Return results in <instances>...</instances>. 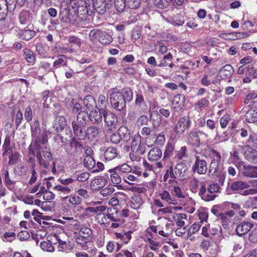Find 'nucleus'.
I'll return each instance as SVG.
<instances>
[{
  "label": "nucleus",
  "mask_w": 257,
  "mask_h": 257,
  "mask_svg": "<svg viewBox=\"0 0 257 257\" xmlns=\"http://www.w3.org/2000/svg\"><path fill=\"white\" fill-rule=\"evenodd\" d=\"M106 209V207L104 206L101 205L98 206L96 207H89L86 209V212H91L96 213V215L98 213H102Z\"/></svg>",
  "instance_id": "nucleus-49"
},
{
  "label": "nucleus",
  "mask_w": 257,
  "mask_h": 257,
  "mask_svg": "<svg viewBox=\"0 0 257 257\" xmlns=\"http://www.w3.org/2000/svg\"><path fill=\"white\" fill-rule=\"evenodd\" d=\"M32 142L30 144L31 148L33 147L35 149L40 146L50 148L46 133H43L42 135L40 122L38 119H35L34 122L31 125Z\"/></svg>",
  "instance_id": "nucleus-4"
},
{
  "label": "nucleus",
  "mask_w": 257,
  "mask_h": 257,
  "mask_svg": "<svg viewBox=\"0 0 257 257\" xmlns=\"http://www.w3.org/2000/svg\"><path fill=\"white\" fill-rule=\"evenodd\" d=\"M25 58L28 63L34 64L36 61V56L34 53L29 49H24Z\"/></svg>",
  "instance_id": "nucleus-38"
},
{
  "label": "nucleus",
  "mask_w": 257,
  "mask_h": 257,
  "mask_svg": "<svg viewBox=\"0 0 257 257\" xmlns=\"http://www.w3.org/2000/svg\"><path fill=\"white\" fill-rule=\"evenodd\" d=\"M108 102L107 99L104 95H100L98 97V104L99 107L106 109V107Z\"/></svg>",
  "instance_id": "nucleus-60"
},
{
  "label": "nucleus",
  "mask_w": 257,
  "mask_h": 257,
  "mask_svg": "<svg viewBox=\"0 0 257 257\" xmlns=\"http://www.w3.org/2000/svg\"><path fill=\"white\" fill-rule=\"evenodd\" d=\"M144 203L142 198L140 195L134 194L130 201V207L134 209H138Z\"/></svg>",
  "instance_id": "nucleus-24"
},
{
  "label": "nucleus",
  "mask_w": 257,
  "mask_h": 257,
  "mask_svg": "<svg viewBox=\"0 0 257 257\" xmlns=\"http://www.w3.org/2000/svg\"><path fill=\"white\" fill-rule=\"evenodd\" d=\"M100 131L94 125L88 127L85 131V137L87 136L89 139H95L98 137Z\"/></svg>",
  "instance_id": "nucleus-28"
},
{
  "label": "nucleus",
  "mask_w": 257,
  "mask_h": 257,
  "mask_svg": "<svg viewBox=\"0 0 257 257\" xmlns=\"http://www.w3.org/2000/svg\"><path fill=\"white\" fill-rule=\"evenodd\" d=\"M25 118L28 122H30L33 118V113L30 106L26 107L24 113Z\"/></svg>",
  "instance_id": "nucleus-64"
},
{
  "label": "nucleus",
  "mask_w": 257,
  "mask_h": 257,
  "mask_svg": "<svg viewBox=\"0 0 257 257\" xmlns=\"http://www.w3.org/2000/svg\"><path fill=\"white\" fill-rule=\"evenodd\" d=\"M36 35L34 31L30 30H22L21 32V38L26 41H29L34 37Z\"/></svg>",
  "instance_id": "nucleus-40"
},
{
  "label": "nucleus",
  "mask_w": 257,
  "mask_h": 257,
  "mask_svg": "<svg viewBox=\"0 0 257 257\" xmlns=\"http://www.w3.org/2000/svg\"><path fill=\"white\" fill-rule=\"evenodd\" d=\"M19 20L22 24H28L30 21V13L28 12H22L19 15Z\"/></svg>",
  "instance_id": "nucleus-48"
},
{
  "label": "nucleus",
  "mask_w": 257,
  "mask_h": 257,
  "mask_svg": "<svg viewBox=\"0 0 257 257\" xmlns=\"http://www.w3.org/2000/svg\"><path fill=\"white\" fill-rule=\"evenodd\" d=\"M99 42L103 45H108L112 41V38L109 35L107 34L106 33H103L101 32V35L99 38Z\"/></svg>",
  "instance_id": "nucleus-43"
},
{
  "label": "nucleus",
  "mask_w": 257,
  "mask_h": 257,
  "mask_svg": "<svg viewBox=\"0 0 257 257\" xmlns=\"http://www.w3.org/2000/svg\"><path fill=\"white\" fill-rule=\"evenodd\" d=\"M166 171L169 174L168 175H169L171 179H172L169 180V183L170 184L175 183L176 181H175V179L177 178L178 177L175 174V169L173 168V167L172 166H171Z\"/></svg>",
  "instance_id": "nucleus-57"
},
{
  "label": "nucleus",
  "mask_w": 257,
  "mask_h": 257,
  "mask_svg": "<svg viewBox=\"0 0 257 257\" xmlns=\"http://www.w3.org/2000/svg\"><path fill=\"white\" fill-rule=\"evenodd\" d=\"M191 125V121L189 116H182L179 118L174 128L176 135L180 136L188 131Z\"/></svg>",
  "instance_id": "nucleus-8"
},
{
  "label": "nucleus",
  "mask_w": 257,
  "mask_h": 257,
  "mask_svg": "<svg viewBox=\"0 0 257 257\" xmlns=\"http://www.w3.org/2000/svg\"><path fill=\"white\" fill-rule=\"evenodd\" d=\"M72 126L73 131V133L75 136L79 139L84 140L85 138V135L83 132V128L85 126H82L76 123L75 121H72Z\"/></svg>",
  "instance_id": "nucleus-25"
},
{
  "label": "nucleus",
  "mask_w": 257,
  "mask_h": 257,
  "mask_svg": "<svg viewBox=\"0 0 257 257\" xmlns=\"http://www.w3.org/2000/svg\"><path fill=\"white\" fill-rule=\"evenodd\" d=\"M107 176H109L110 179L114 185H117L121 182V175L116 170L115 168L108 170Z\"/></svg>",
  "instance_id": "nucleus-21"
},
{
  "label": "nucleus",
  "mask_w": 257,
  "mask_h": 257,
  "mask_svg": "<svg viewBox=\"0 0 257 257\" xmlns=\"http://www.w3.org/2000/svg\"><path fill=\"white\" fill-rule=\"evenodd\" d=\"M150 119L152 121L153 127L157 131L163 130L167 123V121L163 119L157 110H153L150 113Z\"/></svg>",
  "instance_id": "nucleus-10"
},
{
  "label": "nucleus",
  "mask_w": 257,
  "mask_h": 257,
  "mask_svg": "<svg viewBox=\"0 0 257 257\" xmlns=\"http://www.w3.org/2000/svg\"><path fill=\"white\" fill-rule=\"evenodd\" d=\"M88 116V114L86 111H80L77 114L76 120H73V121H75L80 125L85 126L86 124L87 117Z\"/></svg>",
  "instance_id": "nucleus-31"
},
{
  "label": "nucleus",
  "mask_w": 257,
  "mask_h": 257,
  "mask_svg": "<svg viewBox=\"0 0 257 257\" xmlns=\"http://www.w3.org/2000/svg\"><path fill=\"white\" fill-rule=\"evenodd\" d=\"M131 232H127L124 234L115 232L114 233L116 238L120 239L124 243H127L132 238L131 235Z\"/></svg>",
  "instance_id": "nucleus-42"
},
{
  "label": "nucleus",
  "mask_w": 257,
  "mask_h": 257,
  "mask_svg": "<svg viewBox=\"0 0 257 257\" xmlns=\"http://www.w3.org/2000/svg\"><path fill=\"white\" fill-rule=\"evenodd\" d=\"M53 189L64 195H67L71 192V189L68 186H65L62 185H57L53 188Z\"/></svg>",
  "instance_id": "nucleus-50"
},
{
  "label": "nucleus",
  "mask_w": 257,
  "mask_h": 257,
  "mask_svg": "<svg viewBox=\"0 0 257 257\" xmlns=\"http://www.w3.org/2000/svg\"><path fill=\"white\" fill-rule=\"evenodd\" d=\"M19 155V153L17 152H13L11 153L9 157V165H13L16 164L18 162Z\"/></svg>",
  "instance_id": "nucleus-53"
},
{
  "label": "nucleus",
  "mask_w": 257,
  "mask_h": 257,
  "mask_svg": "<svg viewBox=\"0 0 257 257\" xmlns=\"http://www.w3.org/2000/svg\"><path fill=\"white\" fill-rule=\"evenodd\" d=\"M109 100L112 107L115 110L121 111L124 110L126 106L125 101L120 91L109 90Z\"/></svg>",
  "instance_id": "nucleus-7"
},
{
  "label": "nucleus",
  "mask_w": 257,
  "mask_h": 257,
  "mask_svg": "<svg viewBox=\"0 0 257 257\" xmlns=\"http://www.w3.org/2000/svg\"><path fill=\"white\" fill-rule=\"evenodd\" d=\"M173 0H155L156 6L160 9L166 8Z\"/></svg>",
  "instance_id": "nucleus-56"
},
{
  "label": "nucleus",
  "mask_w": 257,
  "mask_h": 257,
  "mask_svg": "<svg viewBox=\"0 0 257 257\" xmlns=\"http://www.w3.org/2000/svg\"><path fill=\"white\" fill-rule=\"evenodd\" d=\"M114 5L118 12H123L126 7V0H114Z\"/></svg>",
  "instance_id": "nucleus-46"
},
{
  "label": "nucleus",
  "mask_w": 257,
  "mask_h": 257,
  "mask_svg": "<svg viewBox=\"0 0 257 257\" xmlns=\"http://www.w3.org/2000/svg\"><path fill=\"white\" fill-rule=\"evenodd\" d=\"M161 198L166 201L168 204H171L173 201V199L171 197L169 192L167 191H164L163 193L160 194Z\"/></svg>",
  "instance_id": "nucleus-58"
},
{
  "label": "nucleus",
  "mask_w": 257,
  "mask_h": 257,
  "mask_svg": "<svg viewBox=\"0 0 257 257\" xmlns=\"http://www.w3.org/2000/svg\"><path fill=\"white\" fill-rule=\"evenodd\" d=\"M187 215L185 213L176 214L173 216V218L176 221V224L178 226H183L185 224L184 219H186Z\"/></svg>",
  "instance_id": "nucleus-41"
},
{
  "label": "nucleus",
  "mask_w": 257,
  "mask_h": 257,
  "mask_svg": "<svg viewBox=\"0 0 257 257\" xmlns=\"http://www.w3.org/2000/svg\"><path fill=\"white\" fill-rule=\"evenodd\" d=\"M16 238V234L13 232H6L4 234L2 239L6 242H12Z\"/></svg>",
  "instance_id": "nucleus-55"
},
{
  "label": "nucleus",
  "mask_w": 257,
  "mask_h": 257,
  "mask_svg": "<svg viewBox=\"0 0 257 257\" xmlns=\"http://www.w3.org/2000/svg\"><path fill=\"white\" fill-rule=\"evenodd\" d=\"M114 168L121 176L122 174L128 173L132 171V168L126 164H123Z\"/></svg>",
  "instance_id": "nucleus-47"
},
{
  "label": "nucleus",
  "mask_w": 257,
  "mask_h": 257,
  "mask_svg": "<svg viewBox=\"0 0 257 257\" xmlns=\"http://www.w3.org/2000/svg\"><path fill=\"white\" fill-rule=\"evenodd\" d=\"M92 4L95 10L99 14H103L106 11L108 4L104 0H92Z\"/></svg>",
  "instance_id": "nucleus-23"
},
{
  "label": "nucleus",
  "mask_w": 257,
  "mask_h": 257,
  "mask_svg": "<svg viewBox=\"0 0 257 257\" xmlns=\"http://www.w3.org/2000/svg\"><path fill=\"white\" fill-rule=\"evenodd\" d=\"M6 0H0V21L5 20L7 16L8 11L12 12L15 10V5L11 4L8 6Z\"/></svg>",
  "instance_id": "nucleus-16"
},
{
  "label": "nucleus",
  "mask_w": 257,
  "mask_h": 257,
  "mask_svg": "<svg viewBox=\"0 0 257 257\" xmlns=\"http://www.w3.org/2000/svg\"><path fill=\"white\" fill-rule=\"evenodd\" d=\"M149 122V117L146 115H141L137 120V124L138 126L141 127L143 125H146Z\"/></svg>",
  "instance_id": "nucleus-52"
},
{
  "label": "nucleus",
  "mask_w": 257,
  "mask_h": 257,
  "mask_svg": "<svg viewBox=\"0 0 257 257\" xmlns=\"http://www.w3.org/2000/svg\"><path fill=\"white\" fill-rule=\"evenodd\" d=\"M184 99L185 98L183 95H177L174 97L172 104L174 105L175 107L181 108L183 105Z\"/></svg>",
  "instance_id": "nucleus-44"
},
{
  "label": "nucleus",
  "mask_w": 257,
  "mask_h": 257,
  "mask_svg": "<svg viewBox=\"0 0 257 257\" xmlns=\"http://www.w3.org/2000/svg\"><path fill=\"white\" fill-rule=\"evenodd\" d=\"M175 174L178 178H182L185 176L188 172V168L186 163L180 162L177 163L175 168Z\"/></svg>",
  "instance_id": "nucleus-22"
},
{
  "label": "nucleus",
  "mask_w": 257,
  "mask_h": 257,
  "mask_svg": "<svg viewBox=\"0 0 257 257\" xmlns=\"http://www.w3.org/2000/svg\"><path fill=\"white\" fill-rule=\"evenodd\" d=\"M118 154V150L116 148L109 147L104 152V157L106 160L111 161L116 158Z\"/></svg>",
  "instance_id": "nucleus-27"
},
{
  "label": "nucleus",
  "mask_w": 257,
  "mask_h": 257,
  "mask_svg": "<svg viewBox=\"0 0 257 257\" xmlns=\"http://www.w3.org/2000/svg\"><path fill=\"white\" fill-rule=\"evenodd\" d=\"M244 119L249 123L257 121V111L253 109L248 110L244 116Z\"/></svg>",
  "instance_id": "nucleus-35"
},
{
  "label": "nucleus",
  "mask_w": 257,
  "mask_h": 257,
  "mask_svg": "<svg viewBox=\"0 0 257 257\" xmlns=\"http://www.w3.org/2000/svg\"><path fill=\"white\" fill-rule=\"evenodd\" d=\"M187 149L185 146L182 147L179 150L176 151L175 158L179 160L183 159L187 156Z\"/></svg>",
  "instance_id": "nucleus-54"
},
{
  "label": "nucleus",
  "mask_w": 257,
  "mask_h": 257,
  "mask_svg": "<svg viewBox=\"0 0 257 257\" xmlns=\"http://www.w3.org/2000/svg\"><path fill=\"white\" fill-rule=\"evenodd\" d=\"M82 145L75 138L70 140L69 148L66 149L68 154L71 155H79L82 152Z\"/></svg>",
  "instance_id": "nucleus-13"
},
{
  "label": "nucleus",
  "mask_w": 257,
  "mask_h": 257,
  "mask_svg": "<svg viewBox=\"0 0 257 257\" xmlns=\"http://www.w3.org/2000/svg\"><path fill=\"white\" fill-rule=\"evenodd\" d=\"M48 241H42L40 243V247L44 251L48 252H53L54 250V247L52 244V242H49L50 240H48Z\"/></svg>",
  "instance_id": "nucleus-45"
},
{
  "label": "nucleus",
  "mask_w": 257,
  "mask_h": 257,
  "mask_svg": "<svg viewBox=\"0 0 257 257\" xmlns=\"http://www.w3.org/2000/svg\"><path fill=\"white\" fill-rule=\"evenodd\" d=\"M101 35V31L98 30H92L89 33V38L91 41H94L97 39H99V36Z\"/></svg>",
  "instance_id": "nucleus-62"
},
{
  "label": "nucleus",
  "mask_w": 257,
  "mask_h": 257,
  "mask_svg": "<svg viewBox=\"0 0 257 257\" xmlns=\"http://www.w3.org/2000/svg\"><path fill=\"white\" fill-rule=\"evenodd\" d=\"M81 8L84 13L79 14V11L76 13L73 8L70 9L67 2L64 1L62 2L59 11L61 21L66 25L75 26L83 25L84 22L87 19V11H85L82 7Z\"/></svg>",
  "instance_id": "nucleus-1"
},
{
  "label": "nucleus",
  "mask_w": 257,
  "mask_h": 257,
  "mask_svg": "<svg viewBox=\"0 0 257 257\" xmlns=\"http://www.w3.org/2000/svg\"><path fill=\"white\" fill-rule=\"evenodd\" d=\"M117 131L122 141L127 142L130 140L131 134L126 127L121 126L118 128Z\"/></svg>",
  "instance_id": "nucleus-29"
},
{
  "label": "nucleus",
  "mask_w": 257,
  "mask_h": 257,
  "mask_svg": "<svg viewBox=\"0 0 257 257\" xmlns=\"http://www.w3.org/2000/svg\"><path fill=\"white\" fill-rule=\"evenodd\" d=\"M162 157V152L161 150L158 147L152 148L148 154V159L152 162L158 161Z\"/></svg>",
  "instance_id": "nucleus-20"
},
{
  "label": "nucleus",
  "mask_w": 257,
  "mask_h": 257,
  "mask_svg": "<svg viewBox=\"0 0 257 257\" xmlns=\"http://www.w3.org/2000/svg\"><path fill=\"white\" fill-rule=\"evenodd\" d=\"M202 135L207 137V135L201 131L196 129L191 130L187 136V144L192 146L199 147L200 145V136Z\"/></svg>",
  "instance_id": "nucleus-11"
},
{
  "label": "nucleus",
  "mask_w": 257,
  "mask_h": 257,
  "mask_svg": "<svg viewBox=\"0 0 257 257\" xmlns=\"http://www.w3.org/2000/svg\"><path fill=\"white\" fill-rule=\"evenodd\" d=\"M141 0H126V7L131 9H136L140 6Z\"/></svg>",
  "instance_id": "nucleus-59"
},
{
  "label": "nucleus",
  "mask_w": 257,
  "mask_h": 257,
  "mask_svg": "<svg viewBox=\"0 0 257 257\" xmlns=\"http://www.w3.org/2000/svg\"><path fill=\"white\" fill-rule=\"evenodd\" d=\"M195 162L193 165L192 170L194 173L196 172L199 175L205 174L207 170L206 161L199 156H195Z\"/></svg>",
  "instance_id": "nucleus-12"
},
{
  "label": "nucleus",
  "mask_w": 257,
  "mask_h": 257,
  "mask_svg": "<svg viewBox=\"0 0 257 257\" xmlns=\"http://www.w3.org/2000/svg\"><path fill=\"white\" fill-rule=\"evenodd\" d=\"M69 198V203L72 205L77 206L80 204L82 201L81 198L79 197L77 195L74 194L71 196H66L62 197L63 201Z\"/></svg>",
  "instance_id": "nucleus-36"
},
{
  "label": "nucleus",
  "mask_w": 257,
  "mask_h": 257,
  "mask_svg": "<svg viewBox=\"0 0 257 257\" xmlns=\"http://www.w3.org/2000/svg\"><path fill=\"white\" fill-rule=\"evenodd\" d=\"M201 224L200 222L194 223L188 230V234H192L196 233L201 226Z\"/></svg>",
  "instance_id": "nucleus-63"
},
{
  "label": "nucleus",
  "mask_w": 257,
  "mask_h": 257,
  "mask_svg": "<svg viewBox=\"0 0 257 257\" xmlns=\"http://www.w3.org/2000/svg\"><path fill=\"white\" fill-rule=\"evenodd\" d=\"M93 152L91 149H87L86 152V156L83 160L84 166L89 170H91L95 168V161L90 154Z\"/></svg>",
  "instance_id": "nucleus-18"
},
{
  "label": "nucleus",
  "mask_w": 257,
  "mask_h": 257,
  "mask_svg": "<svg viewBox=\"0 0 257 257\" xmlns=\"http://www.w3.org/2000/svg\"><path fill=\"white\" fill-rule=\"evenodd\" d=\"M90 174L88 172H81L76 175L77 180L79 182H84L89 177Z\"/></svg>",
  "instance_id": "nucleus-61"
},
{
  "label": "nucleus",
  "mask_w": 257,
  "mask_h": 257,
  "mask_svg": "<svg viewBox=\"0 0 257 257\" xmlns=\"http://www.w3.org/2000/svg\"><path fill=\"white\" fill-rule=\"evenodd\" d=\"M83 103L87 109L90 110L93 108L94 106H96V101L94 98L90 95H86L83 99Z\"/></svg>",
  "instance_id": "nucleus-33"
},
{
  "label": "nucleus",
  "mask_w": 257,
  "mask_h": 257,
  "mask_svg": "<svg viewBox=\"0 0 257 257\" xmlns=\"http://www.w3.org/2000/svg\"><path fill=\"white\" fill-rule=\"evenodd\" d=\"M238 166L240 168V171H242V175L250 178L254 166L243 165L241 162L238 163Z\"/></svg>",
  "instance_id": "nucleus-34"
},
{
  "label": "nucleus",
  "mask_w": 257,
  "mask_h": 257,
  "mask_svg": "<svg viewBox=\"0 0 257 257\" xmlns=\"http://www.w3.org/2000/svg\"><path fill=\"white\" fill-rule=\"evenodd\" d=\"M28 155L29 158L28 162L31 164V168L36 166L35 156L40 167L47 169L53 158L50 148L40 146L38 148L33 147L31 149V145L28 147Z\"/></svg>",
  "instance_id": "nucleus-2"
},
{
  "label": "nucleus",
  "mask_w": 257,
  "mask_h": 257,
  "mask_svg": "<svg viewBox=\"0 0 257 257\" xmlns=\"http://www.w3.org/2000/svg\"><path fill=\"white\" fill-rule=\"evenodd\" d=\"M208 156L211 159L209 167V173L213 178H217L219 183L223 185L225 179L226 173L221 163V157L219 152L214 149L209 151Z\"/></svg>",
  "instance_id": "nucleus-3"
},
{
  "label": "nucleus",
  "mask_w": 257,
  "mask_h": 257,
  "mask_svg": "<svg viewBox=\"0 0 257 257\" xmlns=\"http://www.w3.org/2000/svg\"><path fill=\"white\" fill-rule=\"evenodd\" d=\"M2 171L4 172V180L5 184L8 189H10L15 184L16 182L11 179L9 172L7 169L3 168Z\"/></svg>",
  "instance_id": "nucleus-32"
},
{
  "label": "nucleus",
  "mask_w": 257,
  "mask_h": 257,
  "mask_svg": "<svg viewBox=\"0 0 257 257\" xmlns=\"http://www.w3.org/2000/svg\"><path fill=\"white\" fill-rule=\"evenodd\" d=\"M67 122L66 118L63 116L56 117L53 123V127L57 132L61 131L67 126Z\"/></svg>",
  "instance_id": "nucleus-19"
},
{
  "label": "nucleus",
  "mask_w": 257,
  "mask_h": 257,
  "mask_svg": "<svg viewBox=\"0 0 257 257\" xmlns=\"http://www.w3.org/2000/svg\"><path fill=\"white\" fill-rule=\"evenodd\" d=\"M253 223L250 221H243L236 228L237 234L241 236L247 233L253 227Z\"/></svg>",
  "instance_id": "nucleus-15"
},
{
  "label": "nucleus",
  "mask_w": 257,
  "mask_h": 257,
  "mask_svg": "<svg viewBox=\"0 0 257 257\" xmlns=\"http://www.w3.org/2000/svg\"><path fill=\"white\" fill-rule=\"evenodd\" d=\"M246 159L251 162H257V152L251 149L250 151H248L245 153Z\"/></svg>",
  "instance_id": "nucleus-51"
},
{
  "label": "nucleus",
  "mask_w": 257,
  "mask_h": 257,
  "mask_svg": "<svg viewBox=\"0 0 257 257\" xmlns=\"http://www.w3.org/2000/svg\"><path fill=\"white\" fill-rule=\"evenodd\" d=\"M174 150V145L171 143H168L165 147L163 160L170 158L172 156Z\"/></svg>",
  "instance_id": "nucleus-37"
},
{
  "label": "nucleus",
  "mask_w": 257,
  "mask_h": 257,
  "mask_svg": "<svg viewBox=\"0 0 257 257\" xmlns=\"http://www.w3.org/2000/svg\"><path fill=\"white\" fill-rule=\"evenodd\" d=\"M105 109L98 108V110H91L88 114V117L93 124H98L102 121Z\"/></svg>",
  "instance_id": "nucleus-14"
},
{
  "label": "nucleus",
  "mask_w": 257,
  "mask_h": 257,
  "mask_svg": "<svg viewBox=\"0 0 257 257\" xmlns=\"http://www.w3.org/2000/svg\"><path fill=\"white\" fill-rule=\"evenodd\" d=\"M100 224H110V222H120L119 211L112 207L108 208L105 213H99L95 216Z\"/></svg>",
  "instance_id": "nucleus-6"
},
{
  "label": "nucleus",
  "mask_w": 257,
  "mask_h": 257,
  "mask_svg": "<svg viewBox=\"0 0 257 257\" xmlns=\"http://www.w3.org/2000/svg\"><path fill=\"white\" fill-rule=\"evenodd\" d=\"M233 72L234 69L230 64L224 65L219 71L220 76L223 79L230 78L233 74Z\"/></svg>",
  "instance_id": "nucleus-26"
},
{
  "label": "nucleus",
  "mask_w": 257,
  "mask_h": 257,
  "mask_svg": "<svg viewBox=\"0 0 257 257\" xmlns=\"http://www.w3.org/2000/svg\"><path fill=\"white\" fill-rule=\"evenodd\" d=\"M67 57L64 55H59L57 59L53 62L52 67L50 69V71L55 73L56 69L60 67L67 66Z\"/></svg>",
  "instance_id": "nucleus-17"
},
{
  "label": "nucleus",
  "mask_w": 257,
  "mask_h": 257,
  "mask_svg": "<svg viewBox=\"0 0 257 257\" xmlns=\"http://www.w3.org/2000/svg\"><path fill=\"white\" fill-rule=\"evenodd\" d=\"M146 152V146L142 144L141 137L138 135L133 138L131 143V151L130 153V158L132 161L139 162L141 161V156Z\"/></svg>",
  "instance_id": "nucleus-5"
},
{
  "label": "nucleus",
  "mask_w": 257,
  "mask_h": 257,
  "mask_svg": "<svg viewBox=\"0 0 257 257\" xmlns=\"http://www.w3.org/2000/svg\"><path fill=\"white\" fill-rule=\"evenodd\" d=\"M120 93L122 95L123 99L126 103V101H131L133 98V92L131 89L129 88H126L123 89Z\"/></svg>",
  "instance_id": "nucleus-39"
},
{
  "label": "nucleus",
  "mask_w": 257,
  "mask_h": 257,
  "mask_svg": "<svg viewBox=\"0 0 257 257\" xmlns=\"http://www.w3.org/2000/svg\"><path fill=\"white\" fill-rule=\"evenodd\" d=\"M250 187L247 183L238 181L232 182L230 185V188L233 191H238L248 188Z\"/></svg>",
  "instance_id": "nucleus-30"
},
{
  "label": "nucleus",
  "mask_w": 257,
  "mask_h": 257,
  "mask_svg": "<svg viewBox=\"0 0 257 257\" xmlns=\"http://www.w3.org/2000/svg\"><path fill=\"white\" fill-rule=\"evenodd\" d=\"M103 119L104 127L107 131L113 132L116 129L118 119L114 113L105 109Z\"/></svg>",
  "instance_id": "nucleus-9"
}]
</instances>
